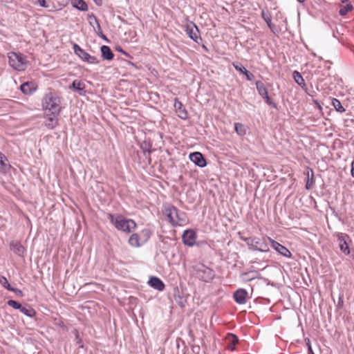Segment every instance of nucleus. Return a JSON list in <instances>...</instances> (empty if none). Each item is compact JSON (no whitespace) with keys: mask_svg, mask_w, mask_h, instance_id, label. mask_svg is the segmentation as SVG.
Wrapping results in <instances>:
<instances>
[{"mask_svg":"<svg viewBox=\"0 0 354 354\" xmlns=\"http://www.w3.org/2000/svg\"><path fill=\"white\" fill-rule=\"evenodd\" d=\"M20 311L30 317H33L36 315V311L30 306L25 307L21 306Z\"/></svg>","mask_w":354,"mask_h":354,"instance_id":"bb28decb","label":"nucleus"},{"mask_svg":"<svg viewBox=\"0 0 354 354\" xmlns=\"http://www.w3.org/2000/svg\"><path fill=\"white\" fill-rule=\"evenodd\" d=\"M261 16L263 18V19L266 21V22L267 23L268 27L272 30H273L272 25V23H271V16H270V15L267 14V13H266V12L264 10H262L261 11Z\"/></svg>","mask_w":354,"mask_h":354,"instance_id":"7c9ffc66","label":"nucleus"},{"mask_svg":"<svg viewBox=\"0 0 354 354\" xmlns=\"http://www.w3.org/2000/svg\"><path fill=\"white\" fill-rule=\"evenodd\" d=\"M307 344H308V353L309 354H315L313 353V349H312L311 345L310 344V340L309 339L308 340Z\"/></svg>","mask_w":354,"mask_h":354,"instance_id":"e433bc0d","label":"nucleus"},{"mask_svg":"<svg viewBox=\"0 0 354 354\" xmlns=\"http://www.w3.org/2000/svg\"><path fill=\"white\" fill-rule=\"evenodd\" d=\"M197 238L196 232L193 230H187L182 236V240L185 245L194 246Z\"/></svg>","mask_w":354,"mask_h":354,"instance_id":"9d476101","label":"nucleus"},{"mask_svg":"<svg viewBox=\"0 0 354 354\" xmlns=\"http://www.w3.org/2000/svg\"><path fill=\"white\" fill-rule=\"evenodd\" d=\"M97 5H100L102 3V0H93Z\"/></svg>","mask_w":354,"mask_h":354,"instance_id":"ea45409f","label":"nucleus"},{"mask_svg":"<svg viewBox=\"0 0 354 354\" xmlns=\"http://www.w3.org/2000/svg\"><path fill=\"white\" fill-rule=\"evenodd\" d=\"M268 240L271 244V246L277 252H278L279 254H281L283 257H288V258L291 257L292 253L288 248H286L285 246L282 245L281 244L275 241L274 240H273L272 239H271L270 237H268Z\"/></svg>","mask_w":354,"mask_h":354,"instance_id":"9b49d317","label":"nucleus"},{"mask_svg":"<svg viewBox=\"0 0 354 354\" xmlns=\"http://www.w3.org/2000/svg\"><path fill=\"white\" fill-rule=\"evenodd\" d=\"M10 66L19 71H24L28 61L25 55L20 53L10 52L8 54Z\"/></svg>","mask_w":354,"mask_h":354,"instance_id":"39448f33","label":"nucleus"},{"mask_svg":"<svg viewBox=\"0 0 354 354\" xmlns=\"http://www.w3.org/2000/svg\"><path fill=\"white\" fill-rule=\"evenodd\" d=\"M248 297V292L243 288L238 289L234 293V298L236 303L243 304L246 302Z\"/></svg>","mask_w":354,"mask_h":354,"instance_id":"dca6fc26","label":"nucleus"},{"mask_svg":"<svg viewBox=\"0 0 354 354\" xmlns=\"http://www.w3.org/2000/svg\"><path fill=\"white\" fill-rule=\"evenodd\" d=\"M244 75H245L247 80L249 81L252 80L254 78V75L252 73L249 72L248 70L245 71Z\"/></svg>","mask_w":354,"mask_h":354,"instance_id":"f704fd0d","label":"nucleus"},{"mask_svg":"<svg viewBox=\"0 0 354 354\" xmlns=\"http://www.w3.org/2000/svg\"><path fill=\"white\" fill-rule=\"evenodd\" d=\"M297 1L301 3V2H304L305 0H297Z\"/></svg>","mask_w":354,"mask_h":354,"instance_id":"37998d69","label":"nucleus"},{"mask_svg":"<svg viewBox=\"0 0 354 354\" xmlns=\"http://www.w3.org/2000/svg\"><path fill=\"white\" fill-rule=\"evenodd\" d=\"M351 176L354 178V160L351 163Z\"/></svg>","mask_w":354,"mask_h":354,"instance_id":"58836bf2","label":"nucleus"},{"mask_svg":"<svg viewBox=\"0 0 354 354\" xmlns=\"http://www.w3.org/2000/svg\"><path fill=\"white\" fill-rule=\"evenodd\" d=\"M353 9V6L351 4H346V6H344L341 7L339 9V15L342 16L346 15L348 12L351 11Z\"/></svg>","mask_w":354,"mask_h":354,"instance_id":"2f4dec72","label":"nucleus"},{"mask_svg":"<svg viewBox=\"0 0 354 354\" xmlns=\"http://www.w3.org/2000/svg\"><path fill=\"white\" fill-rule=\"evenodd\" d=\"M8 305L10 307H12L13 308L19 309V310L21 307V305L15 300L8 301Z\"/></svg>","mask_w":354,"mask_h":354,"instance_id":"72a5a7b5","label":"nucleus"},{"mask_svg":"<svg viewBox=\"0 0 354 354\" xmlns=\"http://www.w3.org/2000/svg\"><path fill=\"white\" fill-rule=\"evenodd\" d=\"M185 32L188 37L196 43H198L199 40L201 39L199 30L197 26L194 23H190L186 25Z\"/></svg>","mask_w":354,"mask_h":354,"instance_id":"1a4fd4ad","label":"nucleus"},{"mask_svg":"<svg viewBox=\"0 0 354 354\" xmlns=\"http://www.w3.org/2000/svg\"><path fill=\"white\" fill-rule=\"evenodd\" d=\"M37 3L44 8H47L48 5L46 4V0H37Z\"/></svg>","mask_w":354,"mask_h":354,"instance_id":"c9c22d12","label":"nucleus"},{"mask_svg":"<svg viewBox=\"0 0 354 354\" xmlns=\"http://www.w3.org/2000/svg\"><path fill=\"white\" fill-rule=\"evenodd\" d=\"M73 6L81 11H86L88 10V6L84 0H73Z\"/></svg>","mask_w":354,"mask_h":354,"instance_id":"4be33fe9","label":"nucleus"},{"mask_svg":"<svg viewBox=\"0 0 354 354\" xmlns=\"http://www.w3.org/2000/svg\"><path fill=\"white\" fill-rule=\"evenodd\" d=\"M10 250L15 254L22 256L25 253V248L19 241H12L10 243Z\"/></svg>","mask_w":354,"mask_h":354,"instance_id":"6ab92c4d","label":"nucleus"},{"mask_svg":"<svg viewBox=\"0 0 354 354\" xmlns=\"http://www.w3.org/2000/svg\"><path fill=\"white\" fill-rule=\"evenodd\" d=\"M120 51L122 52L124 55H127V53L124 52L123 50H120Z\"/></svg>","mask_w":354,"mask_h":354,"instance_id":"79ce46f5","label":"nucleus"},{"mask_svg":"<svg viewBox=\"0 0 354 354\" xmlns=\"http://www.w3.org/2000/svg\"><path fill=\"white\" fill-rule=\"evenodd\" d=\"M228 339L230 342L228 349L232 351L234 350V346L238 343V338L236 335L230 334L228 337Z\"/></svg>","mask_w":354,"mask_h":354,"instance_id":"c756f323","label":"nucleus"},{"mask_svg":"<svg viewBox=\"0 0 354 354\" xmlns=\"http://www.w3.org/2000/svg\"><path fill=\"white\" fill-rule=\"evenodd\" d=\"M73 50L75 53L84 62H86L91 64H96L99 63L97 58L95 56H92L86 53L77 44L73 45Z\"/></svg>","mask_w":354,"mask_h":354,"instance_id":"423d86ee","label":"nucleus"},{"mask_svg":"<svg viewBox=\"0 0 354 354\" xmlns=\"http://www.w3.org/2000/svg\"><path fill=\"white\" fill-rule=\"evenodd\" d=\"M232 65L236 71H239L243 74H244L245 71H247V69L240 63L234 62L232 63Z\"/></svg>","mask_w":354,"mask_h":354,"instance_id":"473e14b6","label":"nucleus"},{"mask_svg":"<svg viewBox=\"0 0 354 354\" xmlns=\"http://www.w3.org/2000/svg\"><path fill=\"white\" fill-rule=\"evenodd\" d=\"M265 100L267 104H271V99L269 97L268 94H267V96L263 97Z\"/></svg>","mask_w":354,"mask_h":354,"instance_id":"4c0bfd02","label":"nucleus"},{"mask_svg":"<svg viewBox=\"0 0 354 354\" xmlns=\"http://www.w3.org/2000/svg\"><path fill=\"white\" fill-rule=\"evenodd\" d=\"M189 159L192 162L201 167L206 166L207 162L203 154L200 152H194L189 154Z\"/></svg>","mask_w":354,"mask_h":354,"instance_id":"4468645a","label":"nucleus"},{"mask_svg":"<svg viewBox=\"0 0 354 354\" xmlns=\"http://www.w3.org/2000/svg\"><path fill=\"white\" fill-rule=\"evenodd\" d=\"M41 106L44 113L59 115L62 111V100L55 92L46 93L41 101Z\"/></svg>","mask_w":354,"mask_h":354,"instance_id":"f257e3e1","label":"nucleus"},{"mask_svg":"<svg viewBox=\"0 0 354 354\" xmlns=\"http://www.w3.org/2000/svg\"><path fill=\"white\" fill-rule=\"evenodd\" d=\"M234 129L235 131L239 134V136H244L246 133V129L244 127V125L241 123L236 122L234 124Z\"/></svg>","mask_w":354,"mask_h":354,"instance_id":"c85d7f7f","label":"nucleus"},{"mask_svg":"<svg viewBox=\"0 0 354 354\" xmlns=\"http://www.w3.org/2000/svg\"><path fill=\"white\" fill-rule=\"evenodd\" d=\"M0 283L7 290L16 292L17 291L21 292L20 290H17L16 289L11 287L7 279L3 276H0Z\"/></svg>","mask_w":354,"mask_h":354,"instance_id":"a878e982","label":"nucleus"},{"mask_svg":"<svg viewBox=\"0 0 354 354\" xmlns=\"http://www.w3.org/2000/svg\"><path fill=\"white\" fill-rule=\"evenodd\" d=\"M243 241L247 243L250 249L259 250L261 252H266L268 248L266 244L263 245L260 243V240L256 237H248L243 239Z\"/></svg>","mask_w":354,"mask_h":354,"instance_id":"6e6552de","label":"nucleus"},{"mask_svg":"<svg viewBox=\"0 0 354 354\" xmlns=\"http://www.w3.org/2000/svg\"><path fill=\"white\" fill-rule=\"evenodd\" d=\"M10 167L7 158L3 153H0V171L2 173L7 172Z\"/></svg>","mask_w":354,"mask_h":354,"instance_id":"aec40b11","label":"nucleus"},{"mask_svg":"<svg viewBox=\"0 0 354 354\" xmlns=\"http://www.w3.org/2000/svg\"><path fill=\"white\" fill-rule=\"evenodd\" d=\"M162 214L166 221L173 227L183 226L187 222V217L184 212H179L178 209L171 205H165Z\"/></svg>","mask_w":354,"mask_h":354,"instance_id":"f03ea898","label":"nucleus"},{"mask_svg":"<svg viewBox=\"0 0 354 354\" xmlns=\"http://www.w3.org/2000/svg\"><path fill=\"white\" fill-rule=\"evenodd\" d=\"M332 105L335 109L339 113H343L345 111V109L342 105L340 101L336 98H333L332 100Z\"/></svg>","mask_w":354,"mask_h":354,"instance_id":"cd10ccee","label":"nucleus"},{"mask_svg":"<svg viewBox=\"0 0 354 354\" xmlns=\"http://www.w3.org/2000/svg\"><path fill=\"white\" fill-rule=\"evenodd\" d=\"M107 217L111 223L118 230L122 231L126 233H131L136 228V223L133 219L126 218L122 215H115L109 213L107 214Z\"/></svg>","mask_w":354,"mask_h":354,"instance_id":"7ed1b4c3","label":"nucleus"},{"mask_svg":"<svg viewBox=\"0 0 354 354\" xmlns=\"http://www.w3.org/2000/svg\"><path fill=\"white\" fill-rule=\"evenodd\" d=\"M68 88L77 91L80 95H84L86 93V84L84 81L80 80H75Z\"/></svg>","mask_w":354,"mask_h":354,"instance_id":"ddd939ff","label":"nucleus"},{"mask_svg":"<svg viewBox=\"0 0 354 354\" xmlns=\"http://www.w3.org/2000/svg\"><path fill=\"white\" fill-rule=\"evenodd\" d=\"M292 77L295 81L302 88L306 86L305 81L299 72L297 71H294L292 73Z\"/></svg>","mask_w":354,"mask_h":354,"instance_id":"5701e85b","label":"nucleus"},{"mask_svg":"<svg viewBox=\"0 0 354 354\" xmlns=\"http://www.w3.org/2000/svg\"><path fill=\"white\" fill-rule=\"evenodd\" d=\"M151 234V231L149 228H144L139 232L132 234L128 243L134 248L141 247L149 240Z\"/></svg>","mask_w":354,"mask_h":354,"instance_id":"20e7f679","label":"nucleus"},{"mask_svg":"<svg viewBox=\"0 0 354 354\" xmlns=\"http://www.w3.org/2000/svg\"><path fill=\"white\" fill-rule=\"evenodd\" d=\"M148 283L151 287L159 291H162L165 288V285L162 281L156 277H151L149 279Z\"/></svg>","mask_w":354,"mask_h":354,"instance_id":"f3484780","label":"nucleus"},{"mask_svg":"<svg viewBox=\"0 0 354 354\" xmlns=\"http://www.w3.org/2000/svg\"><path fill=\"white\" fill-rule=\"evenodd\" d=\"M307 176H308V180H307V182L306 184V188L307 189H310L313 184L314 183V172H313V169L308 168Z\"/></svg>","mask_w":354,"mask_h":354,"instance_id":"393cba45","label":"nucleus"},{"mask_svg":"<svg viewBox=\"0 0 354 354\" xmlns=\"http://www.w3.org/2000/svg\"><path fill=\"white\" fill-rule=\"evenodd\" d=\"M174 109L177 115L183 119L186 120L188 118V113L184 107L183 103L178 100V98L174 100Z\"/></svg>","mask_w":354,"mask_h":354,"instance_id":"f8f14e48","label":"nucleus"},{"mask_svg":"<svg viewBox=\"0 0 354 354\" xmlns=\"http://www.w3.org/2000/svg\"><path fill=\"white\" fill-rule=\"evenodd\" d=\"M102 56L104 59L111 60L113 58V53L111 48L107 46H102L101 47Z\"/></svg>","mask_w":354,"mask_h":354,"instance_id":"412c9836","label":"nucleus"},{"mask_svg":"<svg viewBox=\"0 0 354 354\" xmlns=\"http://www.w3.org/2000/svg\"><path fill=\"white\" fill-rule=\"evenodd\" d=\"M20 89L24 94L29 95L37 89V84L32 82H27L21 85Z\"/></svg>","mask_w":354,"mask_h":354,"instance_id":"a211bd4d","label":"nucleus"},{"mask_svg":"<svg viewBox=\"0 0 354 354\" xmlns=\"http://www.w3.org/2000/svg\"><path fill=\"white\" fill-rule=\"evenodd\" d=\"M341 2H342V3H347V2H348V0H341Z\"/></svg>","mask_w":354,"mask_h":354,"instance_id":"a19ab883","label":"nucleus"},{"mask_svg":"<svg viewBox=\"0 0 354 354\" xmlns=\"http://www.w3.org/2000/svg\"><path fill=\"white\" fill-rule=\"evenodd\" d=\"M44 115L47 118L45 125L48 129H53L58 125L59 115L49 114V113H44Z\"/></svg>","mask_w":354,"mask_h":354,"instance_id":"2eb2a0df","label":"nucleus"},{"mask_svg":"<svg viewBox=\"0 0 354 354\" xmlns=\"http://www.w3.org/2000/svg\"><path fill=\"white\" fill-rule=\"evenodd\" d=\"M336 237L339 243L340 250L346 255L351 253L350 248L348 244V241H350V237L345 233H337Z\"/></svg>","mask_w":354,"mask_h":354,"instance_id":"0eeeda50","label":"nucleus"},{"mask_svg":"<svg viewBox=\"0 0 354 354\" xmlns=\"http://www.w3.org/2000/svg\"><path fill=\"white\" fill-rule=\"evenodd\" d=\"M256 86H257V89L258 91V93L261 96H262V97L267 96V94H268V90L262 82L257 81L256 82Z\"/></svg>","mask_w":354,"mask_h":354,"instance_id":"b1692460","label":"nucleus"}]
</instances>
